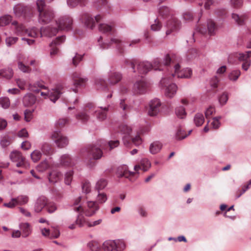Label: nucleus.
<instances>
[{
	"mask_svg": "<svg viewBox=\"0 0 251 251\" xmlns=\"http://www.w3.org/2000/svg\"><path fill=\"white\" fill-rule=\"evenodd\" d=\"M119 145L118 140L107 142L104 140L100 139L98 141L97 145H90L82 148L80 151V154L87 159L85 160L87 166L89 168H93L96 164L95 160L99 159L102 157V149H108L110 151L118 147Z\"/></svg>",
	"mask_w": 251,
	"mask_h": 251,
	"instance_id": "f257e3e1",
	"label": "nucleus"
},
{
	"mask_svg": "<svg viewBox=\"0 0 251 251\" xmlns=\"http://www.w3.org/2000/svg\"><path fill=\"white\" fill-rule=\"evenodd\" d=\"M125 64L126 66L130 67L133 73L138 72L140 74L145 75L150 71L151 69L154 70L163 71L164 67H167L171 63V58L169 54H166L163 59L155 58L151 64L148 61H142L138 62L135 60H129L126 59Z\"/></svg>",
	"mask_w": 251,
	"mask_h": 251,
	"instance_id": "f03ea898",
	"label": "nucleus"
},
{
	"mask_svg": "<svg viewBox=\"0 0 251 251\" xmlns=\"http://www.w3.org/2000/svg\"><path fill=\"white\" fill-rule=\"evenodd\" d=\"M109 106L96 107L92 103L86 105L84 110L75 115L76 119L85 123L89 119V115H94L100 121H103L106 119L107 113Z\"/></svg>",
	"mask_w": 251,
	"mask_h": 251,
	"instance_id": "7ed1b4c3",
	"label": "nucleus"
},
{
	"mask_svg": "<svg viewBox=\"0 0 251 251\" xmlns=\"http://www.w3.org/2000/svg\"><path fill=\"white\" fill-rule=\"evenodd\" d=\"M73 20L69 16H64L60 18L56 21L57 27H51L50 26L42 27L40 28L41 37L46 36L51 37L55 36L59 30L68 31L72 29Z\"/></svg>",
	"mask_w": 251,
	"mask_h": 251,
	"instance_id": "20e7f679",
	"label": "nucleus"
},
{
	"mask_svg": "<svg viewBox=\"0 0 251 251\" xmlns=\"http://www.w3.org/2000/svg\"><path fill=\"white\" fill-rule=\"evenodd\" d=\"M158 13L159 16L163 19L171 18V19L168 20L166 24L167 35L171 34L173 32L177 31L180 28L181 22L178 19L172 17L173 11L170 8L166 6H159Z\"/></svg>",
	"mask_w": 251,
	"mask_h": 251,
	"instance_id": "39448f33",
	"label": "nucleus"
},
{
	"mask_svg": "<svg viewBox=\"0 0 251 251\" xmlns=\"http://www.w3.org/2000/svg\"><path fill=\"white\" fill-rule=\"evenodd\" d=\"M36 5L39 13L38 21L40 24H48L54 19V11L51 7L46 5L44 0H37Z\"/></svg>",
	"mask_w": 251,
	"mask_h": 251,
	"instance_id": "423d86ee",
	"label": "nucleus"
},
{
	"mask_svg": "<svg viewBox=\"0 0 251 251\" xmlns=\"http://www.w3.org/2000/svg\"><path fill=\"white\" fill-rule=\"evenodd\" d=\"M174 76V73H168L160 81V84L161 87L165 88V95L169 98H172L176 95L177 90V86L176 83H170V79L173 78Z\"/></svg>",
	"mask_w": 251,
	"mask_h": 251,
	"instance_id": "0eeeda50",
	"label": "nucleus"
},
{
	"mask_svg": "<svg viewBox=\"0 0 251 251\" xmlns=\"http://www.w3.org/2000/svg\"><path fill=\"white\" fill-rule=\"evenodd\" d=\"M102 39L101 37H100L98 39V42L100 48L103 49H107L111 47H115L118 52L120 54H123L125 52L124 46L123 42L119 39L112 37L109 40H105L103 43H100V41Z\"/></svg>",
	"mask_w": 251,
	"mask_h": 251,
	"instance_id": "6e6552de",
	"label": "nucleus"
},
{
	"mask_svg": "<svg viewBox=\"0 0 251 251\" xmlns=\"http://www.w3.org/2000/svg\"><path fill=\"white\" fill-rule=\"evenodd\" d=\"M173 61L171 59V63L167 67H164V70L168 71L171 69H174L175 75H176L178 78L188 79L191 78L192 75V70L191 68H186L180 70V66L178 63L173 64Z\"/></svg>",
	"mask_w": 251,
	"mask_h": 251,
	"instance_id": "1a4fd4ad",
	"label": "nucleus"
},
{
	"mask_svg": "<svg viewBox=\"0 0 251 251\" xmlns=\"http://www.w3.org/2000/svg\"><path fill=\"white\" fill-rule=\"evenodd\" d=\"M71 77L73 85L75 87V88L73 89L75 93L77 92V88L85 86L86 83L88 80V78L86 76L82 75L80 73L77 72L72 73Z\"/></svg>",
	"mask_w": 251,
	"mask_h": 251,
	"instance_id": "9d476101",
	"label": "nucleus"
},
{
	"mask_svg": "<svg viewBox=\"0 0 251 251\" xmlns=\"http://www.w3.org/2000/svg\"><path fill=\"white\" fill-rule=\"evenodd\" d=\"M51 139L59 148L67 146L69 143L68 138L63 135L60 131H55L51 134Z\"/></svg>",
	"mask_w": 251,
	"mask_h": 251,
	"instance_id": "9b49d317",
	"label": "nucleus"
},
{
	"mask_svg": "<svg viewBox=\"0 0 251 251\" xmlns=\"http://www.w3.org/2000/svg\"><path fill=\"white\" fill-rule=\"evenodd\" d=\"M149 84L144 78L137 80L134 84L133 93L134 95H143L147 92Z\"/></svg>",
	"mask_w": 251,
	"mask_h": 251,
	"instance_id": "f8f14e48",
	"label": "nucleus"
},
{
	"mask_svg": "<svg viewBox=\"0 0 251 251\" xmlns=\"http://www.w3.org/2000/svg\"><path fill=\"white\" fill-rule=\"evenodd\" d=\"M101 18L102 17L100 15H98L94 18L89 14L85 13L81 16V20L87 28L93 29L95 26L96 22H100Z\"/></svg>",
	"mask_w": 251,
	"mask_h": 251,
	"instance_id": "ddd939ff",
	"label": "nucleus"
},
{
	"mask_svg": "<svg viewBox=\"0 0 251 251\" xmlns=\"http://www.w3.org/2000/svg\"><path fill=\"white\" fill-rule=\"evenodd\" d=\"M217 27L215 23L211 20L209 19L207 22V28L205 26H199L196 28V30L202 34H204L208 32L210 36L214 35L215 34Z\"/></svg>",
	"mask_w": 251,
	"mask_h": 251,
	"instance_id": "4468645a",
	"label": "nucleus"
},
{
	"mask_svg": "<svg viewBox=\"0 0 251 251\" xmlns=\"http://www.w3.org/2000/svg\"><path fill=\"white\" fill-rule=\"evenodd\" d=\"M119 132L123 135V141L126 147L129 146L132 128L126 125H122L119 127Z\"/></svg>",
	"mask_w": 251,
	"mask_h": 251,
	"instance_id": "2eb2a0df",
	"label": "nucleus"
},
{
	"mask_svg": "<svg viewBox=\"0 0 251 251\" xmlns=\"http://www.w3.org/2000/svg\"><path fill=\"white\" fill-rule=\"evenodd\" d=\"M9 156L12 162L16 163V165L17 167L25 166V159L20 151H14L11 152Z\"/></svg>",
	"mask_w": 251,
	"mask_h": 251,
	"instance_id": "dca6fc26",
	"label": "nucleus"
},
{
	"mask_svg": "<svg viewBox=\"0 0 251 251\" xmlns=\"http://www.w3.org/2000/svg\"><path fill=\"white\" fill-rule=\"evenodd\" d=\"M161 103L158 99H154L149 103V107L148 110V114L150 116H156L160 110Z\"/></svg>",
	"mask_w": 251,
	"mask_h": 251,
	"instance_id": "f3484780",
	"label": "nucleus"
},
{
	"mask_svg": "<svg viewBox=\"0 0 251 251\" xmlns=\"http://www.w3.org/2000/svg\"><path fill=\"white\" fill-rule=\"evenodd\" d=\"M62 90V87L59 86L50 90L48 93L41 92V95L43 96H48L51 101H52L53 103H55L56 101L60 98L61 95L63 93Z\"/></svg>",
	"mask_w": 251,
	"mask_h": 251,
	"instance_id": "a211bd4d",
	"label": "nucleus"
},
{
	"mask_svg": "<svg viewBox=\"0 0 251 251\" xmlns=\"http://www.w3.org/2000/svg\"><path fill=\"white\" fill-rule=\"evenodd\" d=\"M74 211L78 212V214L77 216L76 219L75 221L76 225H78L79 227H82L88 222H87L83 216L84 210L81 205H79L78 207H75L73 208Z\"/></svg>",
	"mask_w": 251,
	"mask_h": 251,
	"instance_id": "6ab92c4d",
	"label": "nucleus"
},
{
	"mask_svg": "<svg viewBox=\"0 0 251 251\" xmlns=\"http://www.w3.org/2000/svg\"><path fill=\"white\" fill-rule=\"evenodd\" d=\"M14 13L17 17H25L30 13V8L19 4L13 7Z\"/></svg>",
	"mask_w": 251,
	"mask_h": 251,
	"instance_id": "aec40b11",
	"label": "nucleus"
},
{
	"mask_svg": "<svg viewBox=\"0 0 251 251\" xmlns=\"http://www.w3.org/2000/svg\"><path fill=\"white\" fill-rule=\"evenodd\" d=\"M59 161V163L55 165V167H72L75 164L74 159L67 154L62 155L60 157Z\"/></svg>",
	"mask_w": 251,
	"mask_h": 251,
	"instance_id": "412c9836",
	"label": "nucleus"
},
{
	"mask_svg": "<svg viewBox=\"0 0 251 251\" xmlns=\"http://www.w3.org/2000/svg\"><path fill=\"white\" fill-rule=\"evenodd\" d=\"M122 78V75L121 73L113 71H110L108 74L107 80L111 85H114L119 82Z\"/></svg>",
	"mask_w": 251,
	"mask_h": 251,
	"instance_id": "4be33fe9",
	"label": "nucleus"
},
{
	"mask_svg": "<svg viewBox=\"0 0 251 251\" xmlns=\"http://www.w3.org/2000/svg\"><path fill=\"white\" fill-rule=\"evenodd\" d=\"M117 173L119 177L128 178L131 181H132V177L135 175L134 172L128 171L126 166H122L118 167Z\"/></svg>",
	"mask_w": 251,
	"mask_h": 251,
	"instance_id": "5701e85b",
	"label": "nucleus"
},
{
	"mask_svg": "<svg viewBox=\"0 0 251 251\" xmlns=\"http://www.w3.org/2000/svg\"><path fill=\"white\" fill-rule=\"evenodd\" d=\"M99 209L96 201H90L87 202V208L84 211L86 216L91 217L95 214Z\"/></svg>",
	"mask_w": 251,
	"mask_h": 251,
	"instance_id": "b1692460",
	"label": "nucleus"
},
{
	"mask_svg": "<svg viewBox=\"0 0 251 251\" xmlns=\"http://www.w3.org/2000/svg\"><path fill=\"white\" fill-rule=\"evenodd\" d=\"M48 201L46 197L42 196L36 200L34 205V211L36 213L40 212L47 203Z\"/></svg>",
	"mask_w": 251,
	"mask_h": 251,
	"instance_id": "393cba45",
	"label": "nucleus"
},
{
	"mask_svg": "<svg viewBox=\"0 0 251 251\" xmlns=\"http://www.w3.org/2000/svg\"><path fill=\"white\" fill-rule=\"evenodd\" d=\"M95 87L97 89L102 91L108 90V85L106 80L101 76L95 77L94 80Z\"/></svg>",
	"mask_w": 251,
	"mask_h": 251,
	"instance_id": "a878e982",
	"label": "nucleus"
},
{
	"mask_svg": "<svg viewBox=\"0 0 251 251\" xmlns=\"http://www.w3.org/2000/svg\"><path fill=\"white\" fill-rule=\"evenodd\" d=\"M151 163L150 161L147 158L142 159L140 163L136 165L134 167V170L136 172H138L139 170H143L144 172H146L151 167Z\"/></svg>",
	"mask_w": 251,
	"mask_h": 251,
	"instance_id": "bb28decb",
	"label": "nucleus"
},
{
	"mask_svg": "<svg viewBox=\"0 0 251 251\" xmlns=\"http://www.w3.org/2000/svg\"><path fill=\"white\" fill-rule=\"evenodd\" d=\"M99 30L100 32L108 34H114L115 32L113 25H108L107 24H100L99 26Z\"/></svg>",
	"mask_w": 251,
	"mask_h": 251,
	"instance_id": "cd10ccee",
	"label": "nucleus"
},
{
	"mask_svg": "<svg viewBox=\"0 0 251 251\" xmlns=\"http://www.w3.org/2000/svg\"><path fill=\"white\" fill-rule=\"evenodd\" d=\"M36 101V98L35 96L31 93H27L25 95L23 99V104L26 107L33 105Z\"/></svg>",
	"mask_w": 251,
	"mask_h": 251,
	"instance_id": "c85d7f7f",
	"label": "nucleus"
},
{
	"mask_svg": "<svg viewBox=\"0 0 251 251\" xmlns=\"http://www.w3.org/2000/svg\"><path fill=\"white\" fill-rule=\"evenodd\" d=\"M162 144L158 141L151 143L149 147L150 152L152 154H156L160 152L162 148Z\"/></svg>",
	"mask_w": 251,
	"mask_h": 251,
	"instance_id": "c756f323",
	"label": "nucleus"
},
{
	"mask_svg": "<svg viewBox=\"0 0 251 251\" xmlns=\"http://www.w3.org/2000/svg\"><path fill=\"white\" fill-rule=\"evenodd\" d=\"M62 174L59 171L52 170L49 173L48 179L50 182L55 183L62 178Z\"/></svg>",
	"mask_w": 251,
	"mask_h": 251,
	"instance_id": "7c9ffc66",
	"label": "nucleus"
},
{
	"mask_svg": "<svg viewBox=\"0 0 251 251\" xmlns=\"http://www.w3.org/2000/svg\"><path fill=\"white\" fill-rule=\"evenodd\" d=\"M21 230L22 235L23 238L28 237L31 233L30 225L28 223H21L19 225Z\"/></svg>",
	"mask_w": 251,
	"mask_h": 251,
	"instance_id": "2f4dec72",
	"label": "nucleus"
},
{
	"mask_svg": "<svg viewBox=\"0 0 251 251\" xmlns=\"http://www.w3.org/2000/svg\"><path fill=\"white\" fill-rule=\"evenodd\" d=\"M12 25L15 26V33L17 35H25L27 29L22 24H19L17 22L13 21Z\"/></svg>",
	"mask_w": 251,
	"mask_h": 251,
	"instance_id": "473e14b6",
	"label": "nucleus"
},
{
	"mask_svg": "<svg viewBox=\"0 0 251 251\" xmlns=\"http://www.w3.org/2000/svg\"><path fill=\"white\" fill-rule=\"evenodd\" d=\"M40 149L44 154L49 155L53 153V149L50 143L47 142L42 143L40 146Z\"/></svg>",
	"mask_w": 251,
	"mask_h": 251,
	"instance_id": "72a5a7b5",
	"label": "nucleus"
},
{
	"mask_svg": "<svg viewBox=\"0 0 251 251\" xmlns=\"http://www.w3.org/2000/svg\"><path fill=\"white\" fill-rule=\"evenodd\" d=\"M116 245L115 240H107L103 243L102 248L104 251H116Z\"/></svg>",
	"mask_w": 251,
	"mask_h": 251,
	"instance_id": "f704fd0d",
	"label": "nucleus"
},
{
	"mask_svg": "<svg viewBox=\"0 0 251 251\" xmlns=\"http://www.w3.org/2000/svg\"><path fill=\"white\" fill-rule=\"evenodd\" d=\"M108 184L107 180L103 178H100L96 183L95 189L97 192L104 190L107 186Z\"/></svg>",
	"mask_w": 251,
	"mask_h": 251,
	"instance_id": "c9c22d12",
	"label": "nucleus"
},
{
	"mask_svg": "<svg viewBox=\"0 0 251 251\" xmlns=\"http://www.w3.org/2000/svg\"><path fill=\"white\" fill-rule=\"evenodd\" d=\"M119 107L123 111V114L126 116V113L128 112L132 108L131 104H128L126 102L125 99H120L119 103Z\"/></svg>",
	"mask_w": 251,
	"mask_h": 251,
	"instance_id": "e433bc0d",
	"label": "nucleus"
},
{
	"mask_svg": "<svg viewBox=\"0 0 251 251\" xmlns=\"http://www.w3.org/2000/svg\"><path fill=\"white\" fill-rule=\"evenodd\" d=\"M67 4L70 8L75 7L78 5L83 6L86 4V0H67Z\"/></svg>",
	"mask_w": 251,
	"mask_h": 251,
	"instance_id": "4c0bfd02",
	"label": "nucleus"
},
{
	"mask_svg": "<svg viewBox=\"0 0 251 251\" xmlns=\"http://www.w3.org/2000/svg\"><path fill=\"white\" fill-rule=\"evenodd\" d=\"M13 75V72L12 69L8 68L0 70V76L6 79H10Z\"/></svg>",
	"mask_w": 251,
	"mask_h": 251,
	"instance_id": "58836bf2",
	"label": "nucleus"
},
{
	"mask_svg": "<svg viewBox=\"0 0 251 251\" xmlns=\"http://www.w3.org/2000/svg\"><path fill=\"white\" fill-rule=\"evenodd\" d=\"M241 75V71L238 69L231 71L228 75V78L232 81H236Z\"/></svg>",
	"mask_w": 251,
	"mask_h": 251,
	"instance_id": "ea45409f",
	"label": "nucleus"
},
{
	"mask_svg": "<svg viewBox=\"0 0 251 251\" xmlns=\"http://www.w3.org/2000/svg\"><path fill=\"white\" fill-rule=\"evenodd\" d=\"M49 168L52 169L53 166H51L47 160L42 161L37 167V171L40 172H43Z\"/></svg>",
	"mask_w": 251,
	"mask_h": 251,
	"instance_id": "a19ab883",
	"label": "nucleus"
},
{
	"mask_svg": "<svg viewBox=\"0 0 251 251\" xmlns=\"http://www.w3.org/2000/svg\"><path fill=\"white\" fill-rule=\"evenodd\" d=\"M204 122V118L202 114L197 113L194 118V122L197 126H201Z\"/></svg>",
	"mask_w": 251,
	"mask_h": 251,
	"instance_id": "79ce46f5",
	"label": "nucleus"
},
{
	"mask_svg": "<svg viewBox=\"0 0 251 251\" xmlns=\"http://www.w3.org/2000/svg\"><path fill=\"white\" fill-rule=\"evenodd\" d=\"M232 18L238 25H243L245 24V16L243 15L239 16L237 14L232 13Z\"/></svg>",
	"mask_w": 251,
	"mask_h": 251,
	"instance_id": "37998d69",
	"label": "nucleus"
},
{
	"mask_svg": "<svg viewBox=\"0 0 251 251\" xmlns=\"http://www.w3.org/2000/svg\"><path fill=\"white\" fill-rule=\"evenodd\" d=\"M12 139L8 135H5L1 137L0 144L2 148L8 146L12 142Z\"/></svg>",
	"mask_w": 251,
	"mask_h": 251,
	"instance_id": "c03bdc74",
	"label": "nucleus"
},
{
	"mask_svg": "<svg viewBox=\"0 0 251 251\" xmlns=\"http://www.w3.org/2000/svg\"><path fill=\"white\" fill-rule=\"evenodd\" d=\"M17 205H24L28 201V197L26 195H20L15 198Z\"/></svg>",
	"mask_w": 251,
	"mask_h": 251,
	"instance_id": "a18cd8bd",
	"label": "nucleus"
},
{
	"mask_svg": "<svg viewBox=\"0 0 251 251\" xmlns=\"http://www.w3.org/2000/svg\"><path fill=\"white\" fill-rule=\"evenodd\" d=\"M175 112L176 116L180 119H183L186 117V112L184 107L182 106L177 107L176 108Z\"/></svg>",
	"mask_w": 251,
	"mask_h": 251,
	"instance_id": "49530a36",
	"label": "nucleus"
},
{
	"mask_svg": "<svg viewBox=\"0 0 251 251\" xmlns=\"http://www.w3.org/2000/svg\"><path fill=\"white\" fill-rule=\"evenodd\" d=\"M187 136V134L185 133V131L181 128L179 127L177 129L176 134L175 137L177 140H181L185 138Z\"/></svg>",
	"mask_w": 251,
	"mask_h": 251,
	"instance_id": "de8ad7c7",
	"label": "nucleus"
},
{
	"mask_svg": "<svg viewBox=\"0 0 251 251\" xmlns=\"http://www.w3.org/2000/svg\"><path fill=\"white\" fill-rule=\"evenodd\" d=\"M251 57V51H247L245 53H240L238 59L240 61L245 62L247 60H251L249 58Z\"/></svg>",
	"mask_w": 251,
	"mask_h": 251,
	"instance_id": "09e8293b",
	"label": "nucleus"
},
{
	"mask_svg": "<svg viewBox=\"0 0 251 251\" xmlns=\"http://www.w3.org/2000/svg\"><path fill=\"white\" fill-rule=\"evenodd\" d=\"M10 105L9 99L6 97L0 98V105L4 109L8 108Z\"/></svg>",
	"mask_w": 251,
	"mask_h": 251,
	"instance_id": "8fccbe9b",
	"label": "nucleus"
},
{
	"mask_svg": "<svg viewBox=\"0 0 251 251\" xmlns=\"http://www.w3.org/2000/svg\"><path fill=\"white\" fill-rule=\"evenodd\" d=\"M12 20V17L6 15L0 17V26H3L9 24Z\"/></svg>",
	"mask_w": 251,
	"mask_h": 251,
	"instance_id": "3c124183",
	"label": "nucleus"
},
{
	"mask_svg": "<svg viewBox=\"0 0 251 251\" xmlns=\"http://www.w3.org/2000/svg\"><path fill=\"white\" fill-rule=\"evenodd\" d=\"M116 243V251H123L126 248V244L124 240L121 239L115 240Z\"/></svg>",
	"mask_w": 251,
	"mask_h": 251,
	"instance_id": "603ef678",
	"label": "nucleus"
},
{
	"mask_svg": "<svg viewBox=\"0 0 251 251\" xmlns=\"http://www.w3.org/2000/svg\"><path fill=\"white\" fill-rule=\"evenodd\" d=\"M39 33V30L35 27H33L31 28L27 29L26 31V35L28 36L35 38L37 36Z\"/></svg>",
	"mask_w": 251,
	"mask_h": 251,
	"instance_id": "864d4df0",
	"label": "nucleus"
},
{
	"mask_svg": "<svg viewBox=\"0 0 251 251\" xmlns=\"http://www.w3.org/2000/svg\"><path fill=\"white\" fill-rule=\"evenodd\" d=\"M98 194L97 197V203H104L107 199V196L105 193L98 192Z\"/></svg>",
	"mask_w": 251,
	"mask_h": 251,
	"instance_id": "5fc2aeb1",
	"label": "nucleus"
},
{
	"mask_svg": "<svg viewBox=\"0 0 251 251\" xmlns=\"http://www.w3.org/2000/svg\"><path fill=\"white\" fill-rule=\"evenodd\" d=\"M42 153L40 151L37 150L34 151L30 154L31 158L34 162L38 161L40 159Z\"/></svg>",
	"mask_w": 251,
	"mask_h": 251,
	"instance_id": "6e6d98bb",
	"label": "nucleus"
},
{
	"mask_svg": "<svg viewBox=\"0 0 251 251\" xmlns=\"http://www.w3.org/2000/svg\"><path fill=\"white\" fill-rule=\"evenodd\" d=\"M198 54V51L195 49H191L188 50L186 56L188 60H191L193 58H196Z\"/></svg>",
	"mask_w": 251,
	"mask_h": 251,
	"instance_id": "4d7b16f0",
	"label": "nucleus"
},
{
	"mask_svg": "<svg viewBox=\"0 0 251 251\" xmlns=\"http://www.w3.org/2000/svg\"><path fill=\"white\" fill-rule=\"evenodd\" d=\"M18 67L23 73H29L31 71L30 67L28 66L25 65L21 61H19L18 62Z\"/></svg>",
	"mask_w": 251,
	"mask_h": 251,
	"instance_id": "13d9d810",
	"label": "nucleus"
},
{
	"mask_svg": "<svg viewBox=\"0 0 251 251\" xmlns=\"http://www.w3.org/2000/svg\"><path fill=\"white\" fill-rule=\"evenodd\" d=\"M46 208L49 213H52L57 209V206L55 203L53 202L48 201Z\"/></svg>",
	"mask_w": 251,
	"mask_h": 251,
	"instance_id": "bf43d9fd",
	"label": "nucleus"
},
{
	"mask_svg": "<svg viewBox=\"0 0 251 251\" xmlns=\"http://www.w3.org/2000/svg\"><path fill=\"white\" fill-rule=\"evenodd\" d=\"M162 26L161 23L157 18L154 20V24L151 25V29L154 31H157L161 29Z\"/></svg>",
	"mask_w": 251,
	"mask_h": 251,
	"instance_id": "052dcab7",
	"label": "nucleus"
},
{
	"mask_svg": "<svg viewBox=\"0 0 251 251\" xmlns=\"http://www.w3.org/2000/svg\"><path fill=\"white\" fill-rule=\"evenodd\" d=\"M83 55L79 54L77 53L72 58V64L75 66H77L79 63L82 60Z\"/></svg>",
	"mask_w": 251,
	"mask_h": 251,
	"instance_id": "680f3d73",
	"label": "nucleus"
},
{
	"mask_svg": "<svg viewBox=\"0 0 251 251\" xmlns=\"http://www.w3.org/2000/svg\"><path fill=\"white\" fill-rule=\"evenodd\" d=\"M36 88H39L40 89H46V87L44 85L43 82L42 81L36 82L33 84V88L31 87V89L33 91H35L36 92H39L40 91V90L37 88L36 89Z\"/></svg>",
	"mask_w": 251,
	"mask_h": 251,
	"instance_id": "e2e57ef3",
	"label": "nucleus"
},
{
	"mask_svg": "<svg viewBox=\"0 0 251 251\" xmlns=\"http://www.w3.org/2000/svg\"><path fill=\"white\" fill-rule=\"evenodd\" d=\"M19 38L17 37H8L5 39V43L7 47H11L15 44L18 40Z\"/></svg>",
	"mask_w": 251,
	"mask_h": 251,
	"instance_id": "0e129e2a",
	"label": "nucleus"
},
{
	"mask_svg": "<svg viewBox=\"0 0 251 251\" xmlns=\"http://www.w3.org/2000/svg\"><path fill=\"white\" fill-rule=\"evenodd\" d=\"M87 246L92 251H98L100 249L99 244L95 241L89 242Z\"/></svg>",
	"mask_w": 251,
	"mask_h": 251,
	"instance_id": "69168bd1",
	"label": "nucleus"
},
{
	"mask_svg": "<svg viewBox=\"0 0 251 251\" xmlns=\"http://www.w3.org/2000/svg\"><path fill=\"white\" fill-rule=\"evenodd\" d=\"M73 171H69V172H67L65 175V183L66 184L69 185H70L72 177L73 176Z\"/></svg>",
	"mask_w": 251,
	"mask_h": 251,
	"instance_id": "338daca9",
	"label": "nucleus"
},
{
	"mask_svg": "<svg viewBox=\"0 0 251 251\" xmlns=\"http://www.w3.org/2000/svg\"><path fill=\"white\" fill-rule=\"evenodd\" d=\"M228 99V95L226 92L223 93L219 98V101L221 105H225Z\"/></svg>",
	"mask_w": 251,
	"mask_h": 251,
	"instance_id": "774afa93",
	"label": "nucleus"
}]
</instances>
